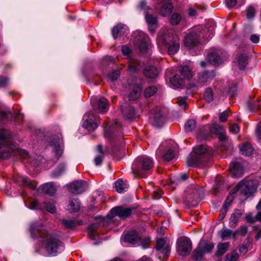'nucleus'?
I'll return each instance as SVG.
<instances>
[{"label": "nucleus", "instance_id": "7", "mask_svg": "<svg viewBox=\"0 0 261 261\" xmlns=\"http://www.w3.org/2000/svg\"><path fill=\"white\" fill-rule=\"evenodd\" d=\"M257 188L256 180H242L233 189V193L240 191L241 194L249 196L254 193Z\"/></svg>", "mask_w": 261, "mask_h": 261}, {"label": "nucleus", "instance_id": "62", "mask_svg": "<svg viewBox=\"0 0 261 261\" xmlns=\"http://www.w3.org/2000/svg\"><path fill=\"white\" fill-rule=\"evenodd\" d=\"M9 82V80L8 78L1 76L0 77V87H3L6 86Z\"/></svg>", "mask_w": 261, "mask_h": 261}, {"label": "nucleus", "instance_id": "36", "mask_svg": "<svg viewBox=\"0 0 261 261\" xmlns=\"http://www.w3.org/2000/svg\"><path fill=\"white\" fill-rule=\"evenodd\" d=\"M41 188L44 193L49 195H53L56 192V189L52 182H48L43 185Z\"/></svg>", "mask_w": 261, "mask_h": 261}, {"label": "nucleus", "instance_id": "17", "mask_svg": "<svg viewBox=\"0 0 261 261\" xmlns=\"http://www.w3.org/2000/svg\"><path fill=\"white\" fill-rule=\"evenodd\" d=\"M62 145V139L58 137L54 136L50 142V145L53 147V152L58 159L63 154V149Z\"/></svg>", "mask_w": 261, "mask_h": 261}, {"label": "nucleus", "instance_id": "23", "mask_svg": "<svg viewBox=\"0 0 261 261\" xmlns=\"http://www.w3.org/2000/svg\"><path fill=\"white\" fill-rule=\"evenodd\" d=\"M121 111L124 117L127 119H133L135 118V111L133 108L128 103H125L121 106Z\"/></svg>", "mask_w": 261, "mask_h": 261}, {"label": "nucleus", "instance_id": "64", "mask_svg": "<svg viewBox=\"0 0 261 261\" xmlns=\"http://www.w3.org/2000/svg\"><path fill=\"white\" fill-rule=\"evenodd\" d=\"M256 134L258 138L261 139V122L258 125L256 129Z\"/></svg>", "mask_w": 261, "mask_h": 261}, {"label": "nucleus", "instance_id": "16", "mask_svg": "<svg viewBox=\"0 0 261 261\" xmlns=\"http://www.w3.org/2000/svg\"><path fill=\"white\" fill-rule=\"evenodd\" d=\"M132 209L130 208L117 206L113 208L108 214L107 216L109 218H112L115 216L125 218L130 215Z\"/></svg>", "mask_w": 261, "mask_h": 261}, {"label": "nucleus", "instance_id": "58", "mask_svg": "<svg viewBox=\"0 0 261 261\" xmlns=\"http://www.w3.org/2000/svg\"><path fill=\"white\" fill-rule=\"evenodd\" d=\"M44 206L48 212L51 213L56 212V209L54 204L50 202H44Z\"/></svg>", "mask_w": 261, "mask_h": 261}, {"label": "nucleus", "instance_id": "22", "mask_svg": "<svg viewBox=\"0 0 261 261\" xmlns=\"http://www.w3.org/2000/svg\"><path fill=\"white\" fill-rule=\"evenodd\" d=\"M128 32V30L127 27L124 24L120 23L113 28L112 33L113 37L116 38L119 35L127 34Z\"/></svg>", "mask_w": 261, "mask_h": 261}, {"label": "nucleus", "instance_id": "35", "mask_svg": "<svg viewBox=\"0 0 261 261\" xmlns=\"http://www.w3.org/2000/svg\"><path fill=\"white\" fill-rule=\"evenodd\" d=\"M240 150L242 154L250 156L253 153L254 149L250 144L246 143L240 147Z\"/></svg>", "mask_w": 261, "mask_h": 261}, {"label": "nucleus", "instance_id": "59", "mask_svg": "<svg viewBox=\"0 0 261 261\" xmlns=\"http://www.w3.org/2000/svg\"><path fill=\"white\" fill-rule=\"evenodd\" d=\"M121 51L123 55L126 56L128 57H130L132 50L127 45H123L121 47Z\"/></svg>", "mask_w": 261, "mask_h": 261}, {"label": "nucleus", "instance_id": "31", "mask_svg": "<svg viewBox=\"0 0 261 261\" xmlns=\"http://www.w3.org/2000/svg\"><path fill=\"white\" fill-rule=\"evenodd\" d=\"M237 62L240 69H243L248 64V56L244 53L239 54L237 56Z\"/></svg>", "mask_w": 261, "mask_h": 261}, {"label": "nucleus", "instance_id": "37", "mask_svg": "<svg viewBox=\"0 0 261 261\" xmlns=\"http://www.w3.org/2000/svg\"><path fill=\"white\" fill-rule=\"evenodd\" d=\"M141 88L139 86H135L133 88L132 92L128 95V98L130 100H135L138 99L140 96L141 93Z\"/></svg>", "mask_w": 261, "mask_h": 261}, {"label": "nucleus", "instance_id": "41", "mask_svg": "<svg viewBox=\"0 0 261 261\" xmlns=\"http://www.w3.org/2000/svg\"><path fill=\"white\" fill-rule=\"evenodd\" d=\"M100 224L98 223H94L91 225H90L88 228V237L89 238H90L92 240H95V231L98 229V228L100 226Z\"/></svg>", "mask_w": 261, "mask_h": 261}, {"label": "nucleus", "instance_id": "26", "mask_svg": "<svg viewBox=\"0 0 261 261\" xmlns=\"http://www.w3.org/2000/svg\"><path fill=\"white\" fill-rule=\"evenodd\" d=\"M242 215V212L241 210H235L230 216L229 226L231 228H235Z\"/></svg>", "mask_w": 261, "mask_h": 261}, {"label": "nucleus", "instance_id": "15", "mask_svg": "<svg viewBox=\"0 0 261 261\" xmlns=\"http://www.w3.org/2000/svg\"><path fill=\"white\" fill-rule=\"evenodd\" d=\"M216 76L215 71H205L198 74L197 82L199 86H205L211 83Z\"/></svg>", "mask_w": 261, "mask_h": 261}, {"label": "nucleus", "instance_id": "5", "mask_svg": "<svg viewBox=\"0 0 261 261\" xmlns=\"http://www.w3.org/2000/svg\"><path fill=\"white\" fill-rule=\"evenodd\" d=\"M224 129L218 124L207 125L204 126L198 133L197 139L199 140H206L211 134H216L218 136L221 141H226L227 137L224 133Z\"/></svg>", "mask_w": 261, "mask_h": 261}, {"label": "nucleus", "instance_id": "47", "mask_svg": "<svg viewBox=\"0 0 261 261\" xmlns=\"http://www.w3.org/2000/svg\"><path fill=\"white\" fill-rule=\"evenodd\" d=\"M244 3L245 0H225L226 5L229 8L234 7L237 4L239 6L243 5Z\"/></svg>", "mask_w": 261, "mask_h": 261}, {"label": "nucleus", "instance_id": "2", "mask_svg": "<svg viewBox=\"0 0 261 261\" xmlns=\"http://www.w3.org/2000/svg\"><path fill=\"white\" fill-rule=\"evenodd\" d=\"M212 152L205 145L195 146L187 159V163L189 166H199L208 162Z\"/></svg>", "mask_w": 261, "mask_h": 261}, {"label": "nucleus", "instance_id": "38", "mask_svg": "<svg viewBox=\"0 0 261 261\" xmlns=\"http://www.w3.org/2000/svg\"><path fill=\"white\" fill-rule=\"evenodd\" d=\"M80 208V202L78 199H74L71 200L68 205V210L70 212H75Z\"/></svg>", "mask_w": 261, "mask_h": 261}, {"label": "nucleus", "instance_id": "20", "mask_svg": "<svg viewBox=\"0 0 261 261\" xmlns=\"http://www.w3.org/2000/svg\"><path fill=\"white\" fill-rule=\"evenodd\" d=\"M230 172L233 177H240L244 173V169L240 163L232 162L230 164Z\"/></svg>", "mask_w": 261, "mask_h": 261}, {"label": "nucleus", "instance_id": "8", "mask_svg": "<svg viewBox=\"0 0 261 261\" xmlns=\"http://www.w3.org/2000/svg\"><path fill=\"white\" fill-rule=\"evenodd\" d=\"M201 27H198L192 29L185 37L184 44L185 46L191 48L197 45L200 42Z\"/></svg>", "mask_w": 261, "mask_h": 261}, {"label": "nucleus", "instance_id": "33", "mask_svg": "<svg viewBox=\"0 0 261 261\" xmlns=\"http://www.w3.org/2000/svg\"><path fill=\"white\" fill-rule=\"evenodd\" d=\"M232 199L233 197L230 194L229 196L227 198L222 207L221 208L220 214L219 215V219L220 220H222L225 218L227 212V207L230 205Z\"/></svg>", "mask_w": 261, "mask_h": 261}, {"label": "nucleus", "instance_id": "28", "mask_svg": "<svg viewBox=\"0 0 261 261\" xmlns=\"http://www.w3.org/2000/svg\"><path fill=\"white\" fill-rule=\"evenodd\" d=\"M171 84L175 88H180L184 86L185 80L178 72L170 79Z\"/></svg>", "mask_w": 261, "mask_h": 261}, {"label": "nucleus", "instance_id": "12", "mask_svg": "<svg viewBox=\"0 0 261 261\" xmlns=\"http://www.w3.org/2000/svg\"><path fill=\"white\" fill-rule=\"evenodd\" d=\"M156 158H162L165 161H170L175 158V151L173 147L166 146L163 152V146H161L156 152Z\"/></svg>", "mask_w": 261, "mask_h": 261}, {"label": "nucleus", "instance_id": "42", "mask_svg": "<svg viewBox=\"0 0 261 261\" xmlns=\"http://www.w3.org/2000/svg\"><path fill=\"white\" fill-rule=\"evenodd\" d=\"M62 223L66 228H70L74 227L76 225L82 224L81 221H76L72 220L63 219L62 220Z\"/></svg>", "mask_w": 261, "mask_h": 261}, {"label": "nucleus", "instance_id": "55", "mask_svg": "<svg viewBox=\"0 0 261 261\" xmlns=\"http://www.w3.org/2000/svg\"><path fill=\"white\" fill-rule=\"evenodd\" d=\"M239 256L238 253L234 251L226 255L225 261H236Z\"/></svg>", "mask_w": 261, "mask_h": 261}, {"label": "nucleus", "instance_id": "27", "mask_svg": "<svg viewBox=\"0 0 261 261\" xmlns=\"http://www.w3.org/2000/svg\"><path fill=\"white\" fill-rule=\"evenodd\" d=\"M154 116L153 118H151V122L152 124L156 127H160L163 124L162 114L158 108H156L154 111Z\"/></svg>", "mask_w": 261, "mask_h": 261}, {"label": "nucleus", "instance_id": "29", "mask_svg": "<svg viewBox=\"0 0 261 261\" xmlns=\"http://www.w3.org/2000/svg\"><path fill=\"white\" fill-rule=\"evenodd\" d=\"M145 19L148 25V29L149 32L153 34L155 29L157 27V18L156 17H153L151 15H145Z\"/></svg>", "mask_w": 261, "mask_h": 261}, {"label": "nucleus", "instance_id": "13", "mask_svg": "<svg viewBox=\"0 0 261 261\" xmlns=\"http://www.w3.org/2000/svg\"><path fill=\"white\" fill-rule=\"evenodd\" d=\"M137 40V45L140 52L142 54L146 53L151 45L148 37L144 33L139 32Z\"/></svg>", "mask_w": 261, "mask_h": 261}, {"label": "nucleus", "instance_id": "48", "mask_svg": "<svg viewBox=\"0 0 261 261\" xmlns=\"http://www.w3.org/2000/svg\"><path fill=\"white\" fill-rule=\"evenodd\" d=\"M157 91L155 86H150L146 88L144 92V95L146 97H150L154 95Z\"/></svg>", "mask_w": 261, "mask_h": 261}, {"label": "nucleus", "instance_id": "10", "mask_svg": "<svg viewBox=\"0 0 261 261\" xmlns=\"http://www.w3.org/2000/svg\"><path fill=\"white\" fill-rule=\"evenodd\" d=\"M177 249L179 254L182 256L189 255L192 249L191 241L187 237H182L177 242Z\"/></svg>", "mask_w": 261, "mask_h": 261}, {"label": "nucleus", "instance_id": "45", "mask_svg": "<svg viewBox=\"0 0 261 261\" xmlns=\"http://www.w3.org/2000/svg\"><path fill=\"white\" fill-rule=\"evenodd\" d=\"M97 150L99 154L97 155L94 159V163L96 166H98L101 164L103 158L102 146L98 145L97 147Z\"/></svg>", "mask_w": 261, "mask_h": 261}, {"label": "nucleus", "instance_id": "63", "mask_svg": "<svg viewBox=\"0 0 261 261\" xmlns=\"http://www.w3.org/2000/svg\"><path fill=\"white\" fill-rule=\"evenodd\" d=\"M237 92V87L235 85L230 87L228 90V93L231 97L233 96L236 92Z\"/></svg>", "mask_w": 261, "mask_h": 261}, {"label": "nucleus", "instance_id": "24", "mask_svg": "<svg viewBox=\"0 0 261 261\" xmlns=\"http://www.w3.org/2000/svg\"><path fill=\"white\" fill-rule=\"evenodd\" d=\"M140 239L138 233L135 230H130L123 234V240L125 242L134 244Z\"/></svg>", "mask_w": 261, "mask_h": 261}, {"label": "nucleus", "instance_id": "40", "mask_svg": "<svg viewBox=\"0 0 261 261\" xmlns=\"http://www.w3.org/2000/svg\"><path fill=\"white\" fill-rule=\"evenodd\" d=\"M229 246L228 242L220 243L217 246V255H222L226 252Z\"/></svg>", "mask_w": 261, "mask_h": 261}, {"label": "nucleus", "instance_id": "52", "mask_svg": "<svg viewBox=\"0 0 261 261\" xmlns=\"http://www.w3.org/2000/svg\"><path fill=\"white\" fill-rule=\"evenodd\" d=\"M204 98L208 102L212 101L213 99V93L212 89L206 88L204 93Z\"/></svg>", "mask_w": 261, "mask_h": 261}, {"label": "nucleus", "instance_id": "46", "mask_svg": "<svg viewBox=\"0 0 261 261\" xmlns=\"http://www.w3.org/2000/svg\"><path fill=\"white\" fill-rule=\"evenodd\" d=\"M220 234L223 240H227L231 236H233V238L236 236V233H233L232 231L228 229L222 230L220 232Z\"/></svg>", "mask_w": 261, "mask_h": 261}, {"label": "nucleus", "instance_id": "54", "mask_svg": "<svg viewBox=\"0 0 261 261\" xmlns=\"http://www.w3.org/2000/svg\"><path fill=\"white\" fill-rule=\"evenodd\" d=\"M17 181L22 186H30L31 185L30 179L25 176H20L19 177Z\"/></svg>", "mask_w": 261, "mask_h": 261}, {"label": "nucleus", "instance_id": "57", "mask_svg": "<svg viewBox=\"0 0 261 261\" xmlns=\"http://www.w3.org/2000/svg\"><path fill=\"white\" fill-rule=\"evenodd\" d=\"M115 62V59L114 58L111 56L105 57L102 61V64L103 66H106Z\"/></svg>", "mask_w": 261, "mask_h": 261}, {"label": "nucleus", "instance_id": "4", "mask_svg": "<svg viewBox=\"0 0 261 261\" xmlns=\"http://www.w3.org/2000/svg\"><path fill=\"white\" fill-rule=\"evenodd\" d=\"M12 137L9 131L0 129V159H9L16 149L15 145L9 141Z\"/></svg>", "mask_w": 261, "mask_h": 261}, {"label": "nucleus", "instance_id": "34", "mask_svg": "<svg viewBox=\"0 0 261 261\" xmlns=\"http://www.w3.org/2000/svg\"><path fill=\"white\" fill-rule=\"evenodd\" d=\"M116 190L119 193H122L125 191L128 188V185L126 180H123L119 179L115 182Z\"/></svg>", "mask_w": 261, "mask_h": 261}, {"label": "nucleus", "instance_id": "3", "mask_svg": "<svg viewBox=\"0 0 261 261\" xmlns=\"http://www.w3.org/2000/svg\"><path fill=\"white\" fill-rule=\"evenodd\" d=\"M156 41L159 47L167 49L168 53L170 55L176 54L179 49V38L176 34L171 32L163 35H159Z\"/></svg>", "mask_w": 261, "mask_h": 261}, {"label": "nucleus", "instance_id": "32", "mask_svg": "<svg viewBox=\"0 0 261 261\" xmlns=\"http://www.w3.org/2000/svg\"><path fill=\"white\" fill-rule=\"evenodd\" d=\"M178 72L184 80L189 79L193 76L192 71L187 66L180 67Z\"/></svg>", "mask_w": 261, "mask_h": 261}, {"label": "nucleus", "instance_id": "44", "mask_svg": "<svg viewBox=\"0 0 261 261\" xmlns=\"http://www.w3.org/2000/svg\"><path fill=\"white\" fill-rule=\"evenodd\" d=\"M128 69L130 72H135L140 69V63L137 60L130 59L129 61Z\"/></svg>", "mask_w": 261, "mask_h": 261}, {"label": "nucleus", "instance_id": "51", "mask_svg": "<svg viewBox=\"0 0 261 261\" xmlns=\"http://www.w3.org/2000/svg\"><path fill=\"white\" fill-rule=\"evenodd\" d=\"M181 19V15L177 13H174L170 18V22L173 25H176L179 23Z\"/></svg>", "mask_w": 261, "mask_h": 261}, {"label": "nucleus", "instance_id": "21", "mask_svg": "<svg viewBox=\"0 0 261 261\" xmlns=\"http://www.w3.org/2000/svg\"><path fill=\"white\" fill-rule=\"evenodd\" d=\"M93 108L100 113H104L108 110L107 100L103 97L99 98L95 103L93 104Z\"/></svg>", "mask_w": 261, "mask_h": 261}, {"label": "nucleus", "instance_id": "18", "mask_svg": "<svg viewBox=\"0 0 261 261\" xmlns=\"http://www.w3.org/2000/svg\"><path fill=\"white\" fill-rule=\"evenodd\" d=\"M69 191L74 194H79L85 191V183L82 180H76L68 186Z\"/></svg>", "mask_w": 261, "mask_h": 261}, {"label": "nucleus", "instance_id": "1", "mask_svg": "<svg viewBox=\"0 0 261 261\" xmlns=\"http://www.w3.org/2000/svg\"><path fill=\"white\" fill-rule=\"evenodd\" d=\"M40 223H35L31 225L30 231L32 237H38V243L40 247L44 248L50 256H56L64 249L63 243L57 235L49 233L44 229Z\"/></svg>", "mask_w": 261, "mask_h": 261}, {"label": "nucleus", "instance_id": "60", "mask_svg": "<svg viewBox=\"0 0 261 261\" xmlns=\"http://www.w3.org/2000/svg\"><path fill=\"white\" fill-rule=\"evenodd\" d=\"M165 242L163 239H159L157 240L156 243V249L158 250H161L164 247Z\"/></svg>", "mask_w": 261, "mask_h": 261}, {"label": "nucleus", "instance_id": "53", "mask_svg": "<svg viewBox=\"0 0 261 261\" xmlns=\"http://www.w3.org/2000/svg\"><path fill=\"white\" fill-rule=\"evenodd\" d=\"M246 16L249 19L253 18L255 14L256 11L253 6H249L246 10Z\"/></svg>", "mask_w": 261, "mask_h": 261}, {"label": "nucleus", "instance_id": "49", "mask_svg": "<svg viewBox=\"0 0 261 261\" xmlns=\"http://www.w3.org/2000/svg\"><path fill=\"white\" fill-rule=\"evenodd\" d=\"M196 122L193 119L188 120L185 125V130L187 132H191L196 127Z\"/></svg>", "mask_w": 261, "mask_h": 261}, {"label": "nucleus", "instance_id": "9", "mask_svg": "<svg viewBox=\"0 0 261 261\" xmlns=\"http://www.w3.org/2000/svg\"><path fill=\"white\" fill-rule=\"evenodd\" d=\"M84 122L83 126L88 131H93L98 126L100 118L93 112H89L85 114L83 116Z\"/></svg>", "mask_w": 261, "mask_h": 261}, {"label": "nucleus", "instance_id": "11", "mask_svg": "<svg viewBox=\"0 0 261 261\" xmlns=\"http://www.w3.org/2000/svg\"><path fill=\"white\" fill-rule=\"evenodd\" d=\"M227 58V53L219 49L210 53L208 55V59L210 63L215 66L222 63Z\"/></svg>", "mask_w": 261, "mask_h": 261}, {"label": "nucleus", "instance_id": "14", "mask_svg": "<svg viewBox=\"0 0 261 261\" xmlns=\"http://www.w3.org/2000/svg\"><path fill=\"white\" fill-rule=\"evenodd\" d=\"M187 196L186 198L187 202L190 205H194L192 203L193 200L198 199L200 195L203 192L202 188H199L197 185H193L187 191Z\"/></svg>", "mask_w": 261, "mask_h": 261}, {"label": "nucleus", "instance_id": "19", "mask_svg": "<svg viewBox=\"0 0 261 261\" xmlns=\"http://www.w3.org/2000/svg\"><path fill=\"white\" fill-rule=\"evenodd\" d=\"M157 9H159L160 13L163 16H166L170 14L173 9V5L170 0H162L161 6H156Z\"/></svg>", "mask_w": 261, "mask_h": 261}, {"label": "nucleus", "instance_id": "56", "mask_svg": "<svg viewBox=\"0 0 261 261\" xmlns=\"http://www.w3.org/2000/svg\"><path fill=\"white\" fill-rule=\"evenodd\" d=\"M108 76L112 81H115L117 80L119 77V72L117 70L113 71L108 74Z\"/></svg>", "mask_w": 261, "mask_h": 261}, {"label": "nucleus", "instance_id": "43", "mask_svg": "<svg viewBox=\"0 0 261 261\" xmlns=\"http://www.w3.org/2000/svg\"><path fill=\"white\" fill-rule=\"evenodd\" d=\"M204 253L198 246L193 252V258L195 261H201Z\"/></svg>", "mask_w": 261, "mask_h": 261}, {"label": "nucleus", "instance_id": "39", "mask_svg": "<svg viewBox=\"0 0 261 261\" xmlns=\"http://www.w3.org/2000/svg\"><path fill=\"white\" fill-rule=\"evenodd\" d=\"M9 115L12 117H14V119L16 121H18V119L22 117V115L20 113H18V114H17V115L16 116H14L13 114L10 111L5 112V111H0V121L5 119Z\"/></svg>", "mask_w": 261, "mask_h": 261}, {"label": "nucleus", "instance_id": "30", "mask_svg": "<svg viewBox=\"0 0 261 261\" xmlns=\"http://www.w3.org/2000/svg\"><path fill=\"white\" fill-rule=\"evenodd\" d=\"M159 73V70L154 66H146L144 71V75L149 78H154L156 77Z\"/></svg>", "mask_w": 261, "mask_h": 261}, {"label": "nucleus", "instance_id": "25", "mask_svg": "<svg viewBox=\"0 0 261 261\" xmlns=\"http://www.w3.org/2000/svg\"><path fill=\"white\" fill-rule=\"evenodd\" d=\"M198 247L205 254L212 252L214 248V245L212 242L205 240H201L198 244Z\"/></svg>", "mask_w": 261, "mask_h": 261}, {"label": "nucleus", "instance_id": "6", "mask_svg": "<svg viewBox=\"0 0 261 261\" xmlns=\"http://www.w3.org/2000/svg\"><path fill=\"white\" fill-rule=\"evenodd\" d=\"M153 165V161L150 158L147 156L139 157L133 166V173L136 177H144L145 172L152 168Z\"/></svg>", "mask_w": 261, "mask_h": 261}, {"label": "nucleus", "instance_id": "50", "mask_svg": "<svg viewBox=\"0 0 261 261\" xmlns=\"http://www.w3.org/2000/svg\"><path fill=\"white\" fill-rule=\"evenodd\" d=\"M65 166L64 164H61L53 172L52 176L54 177H57L61 175L65 171Z\"/></svg>", "mask_w": 261, "mask_h": 261}, {"label": "nucleus", "instance_id": "61", "mask_svg": "<svg viewBox=\"0 0 261 261\" xmlns=\"http://www.w3.org/2000/svg\"><path fill=\"white\" fill-rule=\"evenodd\" d=\"M229 116V114L227 111H224L221 113L219 115V120L221 122H225Z\"/></svg>", "mask_w": 261, "mask_h": 261}]
</instances>
